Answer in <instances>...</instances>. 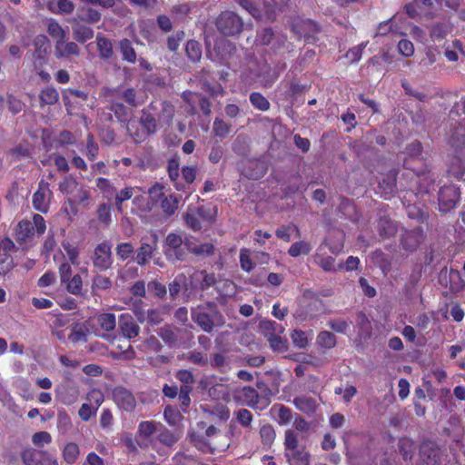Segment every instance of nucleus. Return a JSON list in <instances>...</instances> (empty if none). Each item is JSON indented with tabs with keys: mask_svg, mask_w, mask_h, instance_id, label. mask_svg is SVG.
I'll list each match as a JSON object with an SVG mask.
<instances>
[{
	"mask_svg": "<svg viewBox=\"0 0 465 465\" xmlns=\"http://www.w3.org/2000/svg\"><path fill=\"white\" fill-rule=\"evenodd\" d=\"M167 173L170 181L177 191L187 192L189 186L196 178L197 167L184 165L180 169L179 157L173 156L167 162Z\"/></svg>",
	"mask_w": 465,
	"mask_h": 465,
	"instance_id": "obj_1",
	"label": "nucleus"
},
{
	"mask_svg": "<svg viewBox=\"0 0 465 465\" xmlns=\"http://www.w3.org/2000/svg\"><path fill=\"white\" fill-rule=\"evenodd\" d=\"M216 212L205 205L189 206L183 215L185 225L193 232H199L203 224H212L215 221Z\"/></svg>",
	"mask_w": 465,
	"mask_h": 465,
	"instance_id": "obj_2",
	"label": "nucleus"
},
{
	"mask_svg": "<svg viewBox=\"0 0 465 465\" xmlns=\"http://www.w3.org/2000/svg\"><path fill=\"white\" fill-rule=\"evenodd\" d=\"M46 224L44 217L41 214H34L33 222L28 220H22L18 223L15 228V240L19 244L31 242L35 236L45 233Z\"/></svg>",
	"mask_w": 465,
	"mask_h": 465,
	"instance_id": "obj_3",
	"label": "nucleus"
},
{
	"mask_svg": "<svg viewBox=\"0 0 465 465\" xmlns=\"http://www.w3.org/2000/svg\"><path fill=\"white\" fill-rule=\"evenodd\" d=\"M304 302L296 312V317L304 322L310 321L322 315L325 311V304L313 292L305 291L303 293Z\"/></svg>",
	"mask_w": 465,
	"mask_h": 465,
	"instance_id": "obj_4",
	"label": "nucleus"
},
{
	"mask_svg": "<svg viewBox=\"0 0 465 465\" xmlns=\"http://www.w3.org/2000/svg\"><path fill=\"white\" fill-rule=\"evenodd\" d=\"M243 21L241 16L232 11H223L216 19L218 31L225 36H234L242 33Z\"/></svg>",
	"mask_w": 465,
	"mask_h": 465,
	"instance_id": "obj_5",
	"label": "nucleus"
},
{
	"mask_svg": "<svg viewBox=\"0 0 465 465\" xmlns=\"http://www.w3.org/2000/svg\"><path fill=\"white\" fill-rule=\"evenodd\" d=\"M261 327L272 351L281 352L287 351L288 341L279 334L283 331L281 325L273 321H264L261 322Z\"/></svg>",
	"mask_w": 465,
	"mask_h": 465,
	"instance_id": "obj_6",
	"label": "nucleus"
},
{
	"mask_svg": "<svg viewBox=\"0 0 465 465\" xmlns=\"http://www.w3.org/2000/svg\"><path fill=\"white\" fill-rule=\"evenodd\" d=\"M112 245L107 241L96 245L91 257L93 266L98 272H105L112 267L114 259L112 256Z\"/></svg>",
	"mask_w": 465,
	"mask_h": 465,
	"instance_id": "obj_7",
	"label": "nucleus"
},
{
	"mask_svg": "<svg viewBox=\"0 0 465 465\" xmlns=\"http://www.w3.org/2000/svg\"><path fill=\"white\" fill-rule=\"evenodd\" d=\"M183 241L180 234L170 232L164 241L163 252L170 261H183L187 255L183 245Z\"/></svg>",
	"mask_w": 465,
	"mask_h": 465,
	"instance_id": "obj_8",
	"label": "nucleus"
},
{
	"mask_svg": "<svg viewBox=\"0 0 465 465\" xmlns=\"http://www.w3.org/2000/svg\"><path fill=\"white\" fill-rule=\"evenodd\" d=\"M25 465H58L56 458L45 450L25 448L21 452Z\"/></svg>",
	"mask_w": 465,
	"mask_h": 465,
	"instance_id": "obj_9",
	"label": "nucleus"
},
{
	"mask_svg": "<svg viewBox=\"0 0 465 465\" xmlns=\"http://www.w3.org/2000/svg\"><path fill=\"white\" fill-rule=\"evenodd\" d=\"M443 456L444 450L432 440H425L420 446V457L426 465H441Z\"/></svg>",
	"mask_w": 465,
	"mask_h": 465,
	"instance_id": "obj_10",
	"label": "nucleus"
},
{
	"mask_svg": "<svg viewBox=\"0 0 465 465\" xmlns=\"http://www.w3.org/2000/svg\"><path fill=\"white\" fill-rule=\"evenodd\" d=\"M439 210L441 213H448L454 208L460 201L459 188L453 184L442 186L438 194Z\"/></svg>",
	"mask_w": 465,
	"mask_h": 465,
	"instance_id": "obj_11",
	"label": "nucleus"
},
{
	"mask_svg": "<svg viewBox=\"0 0 465 465\" xmlns=\"http://www.w3.org/2000/svg\"><path fill=\"white\" fill-rule=\"evenodd\" d=\"M53 196V193L50 190L49 183L44 180H41L38 183V188L33 194L32 203L35 210L46 213L50 207V199Z\"/></svg>",
	"mask_w": 465,
	"mask_h": 465,
	"instance_id": "obj_12",
	"label": "nucleus"
},
{
	"mask_svg": "<svg viewBox=\"0 0 465 465\" xmlns=\"http://www.w3.org/2000/svg\"><path fill=\"white\" fill-rule=\"evenodd\" d=\"M421 153L422 144L419 141H414L406 147L407 157L403 161V167L413 171L417 176L423 175L426 172L430 173L427 169L416 168L412 163L413 162H422V159L420 157Z\"/></svg>",
	"mask_w": 465,
	"mask_h": 465,
	"instance_id": "obj_13",
	"label": "nucleus"
},
{
	"mask_svg": "<svg viewBox=\"0 0 465 465\" xmlns=\"http://www.w3.org/2000/svg\"><path fill=\"white\" fill-rule=\"evenodd\" d=\"M292 30L298 35L299 38H304L309 41L312 35L321 31L319 25L311 20L295 17L292 20Z\"/></svg>",
	"mask_w": 465,
	"mask_h": 465,
	"instance_id": "obj_14",
	"label": "nucleus"
},
{
	"mask_svg": "<svg viewBox=\"0 0 465 465\" xmlns=\"http://www.w3.org/2000/svg\"><path fill=\"white\" fill-rule=\"evenodd\" d=\"M243 10L256 20L274 21V17H269L265 10L264 0H234Z\"/></svg>",
	"mask_w": 465,
	"mask_h": 465,
	"instance_id": "obj_15",
	"label": "nucleus"
},
{
	"mask_svg": "<svg viewBox=\"0 0 465 465\" xmlns=\"http://www.w3.org/2000/svg\"><path fill=\"white\" fill-rule=\"evenodd\" d=\"M149 194L153 198V195L163 197L161 200V208L163 212L168 215L171 216L175 213V212L178 209L179 206V201L178 198L173 194H169L167 196H164L163 193V186L159 183H155L149 189Z\"/></svg>",
	"mask_w": 465,
	"mask_h": 465,
	"instance_id": "obj_16",
	"label": "nucleus"
},
{
	"mask_svg": "<svg viewBox=\"0 0 465 465\" xmlns=\"http://www.w3.org/2000/svg\"><path fill=\"white\" fill-rule=\"evenodd\" d=\"M34 45L33 64L35 69H41L47 63V54L50 49L49 40L45 35H39L35 37Z\"/></svg>",
	"mask_w": 465,
	"mask_h": 465,
	"instance_id": "obj_17",
	"label": "nucleus"
},
{
	"mask_svg": "<svg viewBox=\"0 0 465 465\" xmlns=\"http://www.w3.org/2000/svg\"><path fill=\"white\" fill-rule=\"evenodd\" d=\"M113 400L117 407L126 412H132L136 408V400L134 394L124 387H115L113 390Z\"/></svg>",
	"mask_w": 465,
	"mask_h": 465,
	"instance_id": "obj_18",
	"label": "nucleus"
},
{
	"mask_svg": "<svg viewBox=\"0 0 465 465\" xmlns=\"http://www.w3.org/2000/svg\"><path fill=\"white\" fill-rule=\"evenodd\" d=\"M161 422L154 420H143L138 424L136 430V442L141 449L148 447L151 437L157 432Z\"/></svg>",
	"mask_w": 465,
	"mask_h": 465,
	"instance_id": "obj_19",
	"label": "nucleus"
},
{
	"mask_svg": "<svg viewBox=\"0 0 465 465\" xmlns=\"http://www.w3.org/2000/svg\"><path fill=\"white\" fill-rule=\"evenodd\" d=\"M118 324L121 333L124 338L133 340L139 336L141 331L140 326L130 313L121 314Z\"/></svg>",
	"mask_w": 465,
	"mask_h": 465,
	"instance_id": "obj_20",
	"label": "nucleus"
},
{
	"mask_svg": "<svg viewBox=\"0 0 465 465\" xmlns=\"http://www.w3.org/2000/svg\"><path fill=\"white\" fill-rule=\"evenodd\" d=\"M423 230L420 227L405 231L401 238V246L408 252H414L423 241Z\"/></svg>",
	"mask_w": 465,
	"mask_h": 465,
	"instance_id": "obj_21",
	"label": "nucleus"
},
{
	"mask_svg": "<svg viewBox=\"0 0 465 465\" xmlns=\"http://www.w3.org/2000/svg\"><path fill=\"white\" fill-rule=\"evenodd\" d=\"M213 315H220L219 312L214 307L213 315L207 313L202 309L193 310L192 318L193 322L201 327L205 332H211L214 327Z\"/></svg>",
	"mask_w": 465,
	"mask_h": 465,
	"instance_id": "obj_22",
	"label": "nucleus"
},
{
	"mask_svg": "<svg viewBox=\"0 0 465 465\" xmlns=\"http://www.w3.org/2000/svg\"><path fill=\"white\" fill-rule=\"evenodd\" d=\"M156 248V238L154 239L153 244L142 242L140 247L135 251L134 255L133 256V261L135 262L140 266L146 265L152 259Z\"/></svg>",
	"mask_w": 465,
	"mask_h": 465,
	"instance_id": "obj_23",
	"label": "nucleus"
},
{
	"mask_svg": "<svg viewBox=\"0 0 465 465\" xmlns=\"http://www.w3.org/2000/svg\"><path fill=\"white\" fill-rule=\"evenodd\" d=\"M54 49L55 57L58 59L80 55V47L78 45L74 42H65V39L55 42Z\"/></svg>",
	"mask_w": 465,
	"mask_h": 465,
	"instance_id": "obj_24",
	"label": "nucleus"
},
{
	"mask_svg": "<svg viewBox=\"0 0 465 465\" xmlns=\"http://www.w3.org/2000/svg\"><path fill=\"white\" fill-rule=\"evenodd\" d=\"M240 400L246 406L253 410H262L263 408L259 407L261 396L258 391L251 386H243L239 391Z\"/></svg>",
	"mask_w": 465,
	"mask_h": 465,
	"instance_id": "obj_25",
	"label": "nucleus"
},
{
	"mask_svg": "<svg viewBox=\"0 0 465 465\" xmlns=\"http://www.w3.org/2000/svg\"><path fill=\"white\" fill-rule=\"evenodd\" d=\"M95 40L99 57L104 61L111 60L114 55L113 42L100 33L97 34Z\"/></svg>",
	"mask_w": 465,
	"mask_h": 465,
	"instance_id": "obj_26",
	"label": "nucleus"
},
{
	"mask_svg": "<svg viewBox=\"0 0 465 465\" xmlns=\"http://www.w3.org/2000/svg\"><path fill=\"white\" fill-rule=\"evenodd\" d=\"M118 48L122 54V59L129 64L137 62V54L132 42L128 38H123L118 42Z\"/></svg>",
	"mask_w": 465,
	"mask_h": 465,
	"instance_id": "obj_27",
	"label": "nucleus"
},
{
	"mask_svg": "<svg viewBox=\"0 0 465 465\" xmlns=\"http://www.w3.org/2000/svg\"><path fill=\"white\" fill-rule=\"evenodd\" d=\"M126 129L128 134L132 137L134 143H142L149 138L138 121L135 119H131L128 121L126 124Z\"/></svg>",
	"mask_w": 465,
	"mask_h": 465,
	"instance_id": "obj_28",
	"label": "nucleus"
},
{
	"mask_svg": "<svg viewBox=\"0 0 465 465\" xmlns=\"http://www.w3.org/2000/svg\"><path fill=\"white\" fill-rule=\"evenodd\" d=\"M143 130L146 133L148 137L156 133L157 121L156 118L146 109H143L142 115L137 120Z\"/></svg>",
	"mask_w": 465,
	"mask_h": 465,
	"instance_id": "obj_29",
	"label": "nucleus"
},
{
	"mask_svg": "<svg viewBox=\"0 0 465 465\" xmlns=\"http://www.w3.org/2000/svg\"><path fill=\"white\" fill-rule=\"evenodd\" d=\"M158 336L169 347H173L177 342L176 329L174 326L169 323H165L162 327L156 330Z\"/></svg>",
	"mask_w": 465,
	"mask_h": 465,
	"instance_id": "obj_30",
	"label": "nucleus"
},
{
	"mask_svg": "<svg viewBox=\"0 0 465 465\" xmlns=\"http://www.w3.org/2000/svg\"><path fill=\"white\" fill-rule=\"evenodd\" d=\"M285 457L290 465H310V453L303 448L285 452Z\"/></svg>",
	"mask_w": 465,
	"mask_h": 465,
	"instance_id": "obj_31",
	"label": "nucleus"
},
{
	"mask_svg": "<svg viewBox=\"0 0 465 465\" xmlns=\"http://www.w3.org/2000/svg\"><path fill=\"white\" fill-rule=\"evenodd\" d=\"M267 168L258 161H250L247 168L243 171V175L250 180H259L266 173Z\"/></svg>",
	"mask_w": 465,
	"mask_h": 465,
	"instance_id": "obj_32",
	"label": "nucleus"
},
{
	"mask_svg": "<svg viewBox=\"0 0 465 465\" xmlns=\"http://www.w3.org/2000/svg\"><path fill=\"white\" fill-rule=\"evenodd\" d=\"M191 443L203 453H213L214 448L212 447L210 440L199 432H193L190 435Z\"/></svg>",
	"mask_w": 465,
	"mask_h": 465,
	"instance_id": "obj_33",
	"label": "nucleus"
},
{
	"mask_svg": "<svg viewBox=\"0 0 465 465\" xmlns=\"http://www.w3.org/2000/svg\"><path fill=\"white\" fill-rule=\"evenodd\" d=\"M156 433L157 440L166 447H172L179 440V436L162 423H160Z\"/></svg>",
	"mask_w": 465,
	"mask_h": 465,
	"instance_id": "obj_34",
	"label": "nucleus"
},
{
	"mask_svg": "<svg viewBox=\"0 0 465 465\" xmlns=\"http://www.w3.org/2000/svg\"><path fill=\"white\" fill-rule=\"evenodd\" d=\"M398 171L391 170L386 178L379 183V187L384 192V198L388 199L396 190Z\"/></svg>",
	"mask_w": 465,
	"mask_h": 465,
	"instance_id": "obj_35",
	"label": "nucleus"
},
{
	"mask_svg": "<svg viewBox=\"0 0 465 465\" xmlns=\"http://www.w3.org/2000/svg\"><path fill=\"white\" fill-rule=\"evenodd\" d=\"M88 333V329L84 323L74 322L71 326V331L68 335V340L75 344L80 341H85Z\"/></svg>",
	"mask_w": 465,
	"mask_h": 465,
	"instance_id": "obj_36",
	"label": "nucleus"
},
{
	"mask_svg": "<svg viewBox=\"0 0 465 465\" xmlns=\"http://www.w3.org/2000/svg\"><path fill=\"white\" fill-rule=\"evenodd\" d=\"M94 30L85 25H77L73 27V35L74 40L80 44H84L94 37Z\"/></svg>",
	"mask_w": 465,
	"mask_h": 465,
	"instance_id": "obj_37",
	"label": "nucleus"
},
{
	"mask_svg": "<svg viewBox=\"0 0 465 465\" xmlns=\"http://www.w3.org/2000/svg\"><path fill=\"white\" fill-rule=\"evenodd\" d=\"M62 456L67 464H74L76 462L80 456V448L74 442H67L63 450Z\"/></svg>",
	"mask_w": 465,
	"mask_h": 465,
	"instance_id": "obj_38",
	"label": "nucleus"
},
{
	"mask_svg": "<svg viewBox=\"0 0 465 465\" xmlns=\"http://www.w3.org/2000/svg\"><path fill=\"white\" fill-rule=\"evenodd\" d=\"M399 452L404 460H411L415 452L414 441L410 438H401L398 442Z\"/></svg>",
	"mask_w": 465,
	"mask_h": 465,
	"instance_id": "obj_39",
	"label": "nucleus"
},
{
	"mask_svg": "<svg viewBox=\"0 0 465 465\" xmlns=\"http://www.w3.org/2000/svg\"><path fill=\"white\" fill-rule=\"evenodd\" d=\"M315 262L324 271V272H336L337 269L343 268V265L341 263L336 266L335 259L332 256L329 255H322L317 253L314 257Z\"/></svg>",
	"mask_w": 465,
	"mask_h": 465,
	"instance_id": "obj_40",
	"label": "nucleus"
},
{
	"mask_svg": "<svg viewBox=\"0 0 465 465\" xmlns=\"http://www.w3.org/2000/svg\"><path fill=\"white\" fill-rule=\"evenodd\" d=\"M110 111L114 113V116L121 123H128L130 121L131 111L124 104L119 102H113L110 105Z\"/></svg>",
	"mask_w": 465,
	"mask_h": 465,
	"instance_id": "obj_41",
	"label": "nucleus"
},
{
	"mask_svg": "<svg viewBox=\"0 0 465 465\" xmlns=\"http://www.w3.org/2000/svg\"><path fill=\"white\" fill-rule=\"evenodd\" d=\"M41 105H54L59 100V94L54 87H45L39 94Z\"/></svg>",
	"mask_w": 465,
	"mask_h": 465,
	"instance_id": "obj_42",
	"label": "nucleus"
},
{
	"mask_svg": "<svg viewBox=\"0 0 465 465\" xmlns=\"http://www.w3.org/2000/svg\"><path fill=\"white\" fill-rule=\"evenodd\" d=\"M234 420L243 429H252V423L253 421L252 413L247 409H239L233 412Z\"/></svg>",
	"mask_w": 465,
	"mask_h": 465,
	"instance_id": "obj_43",
	"label": "nucleus"
},
{
	"mask_svg": "<svg viewBox=\"0 0 465 465\" xmlns=\"http://www.w3.org/2000/svg\"><path fill=\"white\" fill-rule=\"evenodd\" d=\"M265 10L269 17L276 18L278 12H282L288 5L290 0H264Z\"/></svg>",
	"mask_w": 465,
	"mask_h": 465,
	"instance_id": "obj_44",
	"label": "nucleus"
},
{
	"mask_svg": "<svg viewBox=\"0 0 465 465\" xmlns=\"http://www.w3.org/2000/svg\"><path fill=\"white\" fill-rule=\"evenodd\" d=\"M249 99L252 105L259 111L266 112L270 109V102L262 94L259 92L251 93Z\"/></svg>",
	"mask_w": 465,
	"mask_h": 465,
	"instance_id": "obj_45",
	"label": "nucleus"
},
{
	"mask_svg": "<svg viewBox=\"0 0 465 465\" xmlns=\"http://www.w3.org/2000/svg\"><path fill=\"white\" fill-rule=\"evenodd\" d=\"M96 320L101 329L104 331H111L115 328L116 319L114 313H101L97 315Z\"/></svg>",
	"mask_w": 465,
	"mask_h": 465,
	"instance_id": "obj_46",
	"label": "nucleus"
},
{
	"mask_svg": "<svg viewBox=\"0 0 465 465\" xmlns=\"http://www.w3.org/2000/svg\"><path fill=\"white\" fill-rule=\"evenodd\" d=\"M185 53L193 62H199L202 57V46L196 40H189L185 45Z\"/></svg>",
	"mask_w": 465,
	"mask_h": 465,
	"instance_id": "obj_47",
	"label": "nucleus"
},
{
	"mask_svg": "<svg viewBox=\"0 0 465 465\" xmlns=\"http://www.w3.org/2000/svg\"><path fill=\"white\" fill-rule=\"evenodd\" d=\"M312 246L309 242L304 241H299L293 242L288 249V254L291 257L296 258L302 254L307 255L311 252Z\"/></svg>",
	"mask_w": 465,
	"mask_h": 465,
	"instance_id": "obj_48",
	"label": "nucleus"
},
{
	"mask_svg": "<svg viewBox=\"0 0 465 465\" xmlns=\"http://www.w3.org/2000/svg\"><path fill=\"white\" fill-rule=\"evenodd\" d=\"M232 131V125L223 119L215 118L213 125V133L221 139L227 137Z\"/></svg>",
	"mask_w": 465,
	"mask_h": 465,
	"instance_id": "obj_49",
	"label": "nucleus"
},
{
	"mask_svg": "<svg viewBox=\"0 0 465 465\" xmlns=\"http://www.w3.org/2000/svg\"><path fill=\"white\" fill-rule=\"evenodd\" d=\"M261 441L264 446L271 447L273 443L276 432L272 425L267 423L260 428Z\"/></svg>",
	"mask_w": 465,
	"mask_h": 465,
	"instance_id": "obj_50",
	"label": "nucleus"
},
{
	"mask_svg": "<svg viewBox=\"0 0 465 465\" xmlns=\"http://www.w3.org/2000/svg\"><path fill=\"white\" fill-rule=\"evenodd\" d=\"M75 141L74 135L70 131L64 130L59 134V136L53 141L50 147L54 146L55 149H59L66 145L74 144Z\"/></svg>",
	"mask_w": 465,
	"mask_h": 465,
	"instance_id": "obj_51",
	"label": "nucleus"
},
{
	"mask_svg": "<svg viewBox=\"0 0 465 465\" xmlns=\"http://www.w3.org/2000/svg\"><path fill=\"white\" fill-rule=\"evenodd\" d=\"M316 342L322 348L332 349L336 345V337L331 331H322L319 332Z\"/></svg>",
	"mask_w": 465,
	"mask_h": 465,
	"instance_id": "obj_52",
	"label": "nucleus"
},
{
	"mask_svg": "<svg viewBox=\"0 0 465 465\" xmlns=\"http://www.w3.org/2000/svg\"><path fill=\"white\" fill-rule=\"evenodd\" d=\"M379 233L382 238H390L397 233V226L390 219H381L379 222Z\"/></svg>",
	"mask_w": 465,
	"mask_h": 465,
	"instance_id": "obj_53",
	"label": "nucleus"
},
{
	"mask_svg": "<svg viewBox=\"0 0 465 465\" xmlns=\"http://www.w3.org/2000/svg\"><path fill=\"white\" fill-rule=\"evenodd\" d=\"M78 185L79 183L77 180L73 175L69 174L64 176L59 183V190L62 193L69 195L77 189Z\"/></svg>",
	"mask_w": 465,
	"mask_h": 465,
	"instance_id": "obj_54",
	"label": "nucleus"
},
{
	"mask_svg": "<svg viewBox=\"0 0 465 465\" xmlns=\"http://www.w3.org/2000/svg\"><path fill=\"white\" fill-rule=\"evenodd\" d=\"M47 33L51 37L55 38L56 42L64 40L66 36L65 31L60 24L54 19H50L47 24Z\"/></svg>",
	"mask_w": 465,
	"mask_h": 465,
	"instance_id": "obj_55",
	"label": "nucleus"
},
{
	"mask_svg": "<svg viewBox=\"0 0 465 465\" xmlns=\"http://www.w3.org/2000/svg\"><path fill=\"white\" fill-rule=\"evenodd\" d=\"M239 261L242 270L246 272H250L255 267V263L251 258V251L247 248L240 250Z\"/></svg>",
	"mask_w": 465,
	"mask_h": 465,
	"instance_id": "obj_56",
	"label": "nucleus"
},
{
	"mask_svg": "<svg viewBox=\"0 0 465 465\" xmlns=\"http://www.w3.org/2000/svg\"><path fill=\"white\" fill-rule=\"evenodd\" d=\"M112 287V281L110 278L97 274L94 276L92 281V292L95 291H105L109 290Z\"/></svg>",
	"mask_w": 465,
	"mask_h": 465,
	"instance_id": "obj_57",
	"label": "nucleus"
},
{
	"mask_svg": "<svg viewBox=\"0 0 465 465\" xmlns=\"http://www.w3.org/2000/svg\"><path fill=\"white\" fill-rule=\"evenodd\" d=\"M99 154V145L94 141V137L92 134H88L86 136V150L85 155L89 161H94Z\"/></svg>",
	"mask_w": 465,
	"mask_h": 465,
	"instance_id": "obj_58",
	"label": "nucleus"
},
{
	"mask_svg": "<svg viewBox=\"0 0 465 465\" xmlns=\"http://www.w3.org/2000/svg\"><path fill=\"white\" fill-rule=\"evenodd\" d=\"M66 290L68 292L74 295H80L82 293L83 281L79 274L71 276L68 281L65 282Z\"/></svg>",
	"mask_w": 465,
	"mask_h": 465,
	"instance_id": "obj_59",
	"label": "nucleus"
},
{
	"mask_svg": "<svg viewBox=\"0 0 465 465\" xmlns=\"http://www.w3.org/2000/svg\"><path fill=\"white\" fill-rule=\"evenodd\" d=\"M148 291L154 297L159 298L161 300L164 299L167 294V289L164 284L158 282L157 280H153L148 282Z\"/></svg>",
	"mask_w": 465,
	"mask_h": 465,
	"instance_id": "obj_60",
	"label": "nucleus"
},
{
	"mask_svg": "<svg viewBox=\"0 0 465 465\" xmlns=\"http://www.w3.org/2000/svg\"><path fill=\"white\" fill-rule=\"evenodd\" d=\"M115 252L119 260L126 261L132 254L134 255L135 252L131 242H120L115 248Z\"/></svg>",
	"mask_w": 465,
	"mask_h": 465,
	"instance_id": "obj_61",
	"label": "nucleus"
},
{
	"mask_svg": "<svg viewBox=\"0 0 465 465\" xmlns=\"http://www.w3.org/2000/svg\"><path fill=\"white\" fill-rule=\"evenodd\" d=\"M163 322V313L158 309H149L146 311L145 322L148 327H154Z\"/></svg>",
	"mask_w": 465,
	"mask_h": 465,
	"instance_id": "obj_62",
	"label": "nucleus"
},
{
	"mask_svg": "<svg viewBox=\"0 0 465 465\" xmlns=\"http://www.w3.org/2000/svg\"><path fill=\"white\" fill-rule=\"evenodd\" d=\"M185 33L183 30H177L167 38V47L171 52H176L181 42L184 39Z\"/></svg>",
	"mask_w": 465,
	"mask_h": 465,
	"instance_id": "obj_63",
	"label": "nucleus"
},
{
	"mask_svg": "<svg viewBox=\"0 0 465 465\" xmlns=\"http://www.w3.org/2000/svg\"><path fill=\"white\" fill-rule=\"evenodd\" d=\"M293 404L298 410L308 412L313 410L314 401L310 397L300 396L293 399Z\"/></svg>",
	"mask_w": 465,
	"mask_h": 465,
	"instance_id": "obj_64",
	"label": "nucleus"
}]
</instances>
